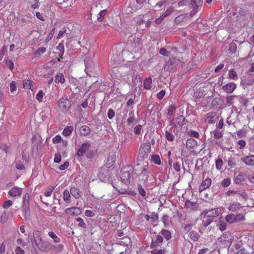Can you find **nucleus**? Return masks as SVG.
Here are the masks:
<instances>
[{
  "label": "nucleus",
  "mask_w": 254,
  "mask_h": 254,
  "mask_svg": "<svg viewBox=\"0 0 254 254\" xmlns=\"http://www.w3.org/2000/svg\"><path fill=\"white\" fill-rule=\"evenodd\" d=\"M202 0H182L178 2L179 6H184L189 5L190 7L192 8V10L190 13V17H193L198 10L200 9L202 6Z\"/></svg>",
  "instance_id": "1"
},
{
  "label": "nucleus",
  "mask_w": 254,
  "mask_h": 254,
  "mask_svg": "<svg viewBox=\"0 0 254 254\" xmlns=\"http://www.w3.org/2000/svg\"><path fill=\"white\" fill-rule=\"evenodd\" d=\"M233 239V236L227 232L222 234L217 239L216 245L221 248H229L232 243Z\"/></svg>",
  "instance_id": "2"
},
{
  "label": "nucleus",
  "mask_w": 254,
  "mask_h": 254,
  "mask_svg": "<svg viewBox=\"0 0 254 254\" xmlns=\"http://www.w3.org/2000/svg\"><path fill=\"white\" fill-rule=\"evenodd\" d=\"M151 152V144L149 142L143 143L141 144L139 149L137 158L139 160L142 161L147 158L148 154Z\"/></svg>",
  "instance_id": "3"
},
{
  "label": "nucleus",
  "mask_w": 254,
  "mask_h": 254,
  "mask_svg": "<svg viewBox=\"0 0 254 254\" xmlns=\"http://www.w3.org/2000/svg\"><path fill=\"white\" fill-rule=\"evenodd\" d=\"M59 109L63 113H66L71 107V102L66 96L62 97L58 102Z\"/></svg>",
  "instance_id": "4"
},
{
  "label": "nucleus",
  "mask_w": 254,
  "mask_h": 254,
  "mask_svg": "<svg viewBox=\"0 0 254 254\" xmlns=\"http://www.w3.org/2000/svg\"><path fill=\"white\" fill-rule=\"evenodd\" d=\"M132 178V170H123L121 172V179L122 181L126 185L129 184Z\"/></svg>",
  "instance_id": "5"
},
{
  "label": "nucleus",
  "mask_w": 254,
  "mask_h": 254,
  "mask_svg": "<svg viewBox=\"0 0 254 254\" xmlns=\"http://www.w3.org/2000/svg\"><path fill=\"white\" fill-rule=\"evenodd\" d=\"M90 146V144L89 143H84L81 144L77 151V156L79 157H83L89 150Z\"/></svg>",
  "instance_id": "6"
},
{
  "label": "nucleus",
  "mask_w": 254,
  "mask_h": 254,
  "mask_svg": "<svg viewBox=\"0 0 254 254\" xmlns=\"http://www.w3.org/2000/svg\"><path fill=\"white\" fill-rule=\"evenodd\" d=\"M221 211L220 208L217 207L203 211L202 213L204 214L205 216L207 217H214L217 216L221 212Z\"/></svg>",
  "instance_id": "7"
},
{
  "label": "nucleus",
  "mask_w": 254,
  "mask_h": 254,
  "mask_svg": "<svg viewBox=\"0 0 254 254\" xmlns=\"http://www.w3.org/2000/svg\"><path fill=\"white\" fill-rule=\"evenodd\" d=\"M37 248L42 252H48L50 250V244L49 242L41 241L36 245Z\"/></svg>",
  "instance_id": "8"
},
{
  "label": "nucleus",
  "mask_w": 254,
  "mask_h": 254,
  "mask_svg": "<svg viewBox=\"0 0 254 254\" xmlns=\"http://www.w3.org/2000/svg\"><path fill=\"white\" fill-rule=\"evenodd\" d=\"M180 60L175 58H171L165 65L164 68L167 70H171L178 64Z\"/></svg>",
  "instance_id": "9"
},
{
  "label": "nucleus",
  "mask_w": 254,
  "mask_h": 254,
  "mask_svg": "<svg viewBox=\"0 0 254 254\" xmlns=\"http://www.w3.org/2000/svg\"><path fill=\"white\" fill-rule=\"evenodd\" d=\"M82 209L78 207H71L65 210L66 213H68L71 216H77L82 212Z\"/></svg>",
  "instance_id": "10"
},
{
  "label": "nucleus",
  "mask_w": 254,
  "mask_h": 254,
  "mask_svg": "<svg viewBox=\"0 0 254 254\" xmlns=\"http://www.w3.org/2000/svg\"><path fill=\"white\" fill-rule=\"evenodd\" d=\"M211 179L209 178H207L203 180L199 186V191L202 192L206 189L209 188L211 185Z\"/></svg>",
  "instance_id": "11"
},
{
  "label": "nucleus",
  "mask_w": 254,
  "mask_h": 254,
  "mask_svg": "<svg viewBox=\"0 0 254 254\" xmlns=\"http://www.w3.org/2000/svg\"><path fill=\"white\" fill-rule=\"evenodd\" d=\"M22 193V189L18 187H14L9 190L8 194L11 197L20 196Z\"/></svg>",
  "instance_id": "12"
},
{
  "label": "nucleus",
  "mask_w": 254,
  "mask_h": 254,
  "mask_svg": "<svg viewBox=\"0 0 254 254\" xmlns=\"http://www.w3.org/2000/svg\"><path fill=\"white\" fill-rule=\"evenodd\" d=\"M237 85L234 82H231L222 86V89L227 93H232L236 88Z\"/></svg>",
  "instance_id": "13"
},
{
  "label": "nucleus",
  "mask_w": 254,
  "mask_h": 254,
  "mask_svg": "<svg viewBox=\"0 0 254 254\" xmlns=\"http://www.w3.org/2000/svg\"><path fill=\"white\" fill-rule=\"evenodd\" d=\"M197 141L193 138H190L186 141V147L191 151H193L195 148L197 146Z\"/></svg>",
  "instance_id": "14"
},
{
  "label": "nucleus",
  "mask_w": 254,
  "mask_h": 254,
  "mask_svg": "<svg viewBox=\"0 0 254 254\" xmlns=\"http://www.w3.org/2000/svg\"><path fill=\"white\" fill-rule=\"evenodd\" d=\"M216 120V113L215 112H210L207 113L204 118L205 123L211 124L214 123Z\"/></svg>",
  "instance_id": "15"
},
{
  "label": "nucleus",
  "mask_w": 254,
  "mask_h": 254,
  "mask_svg": "<svg viewBox=\"0 0 254 254\" xmlns=\"http://www.w3.org/2000/svg\"><path fill=\"white\" fill-rule=\"evenodd\" d=\"M197 206L198 205L196 202H192L189 200H186L184 204V208L189 209L190 211L196 210Z\"/></svg>",
  "instance_id": "16"
},
{
  "label": "nucleus",
  "mask_w": 254,
  "mask_h": 254,
  "mask_svg": "<svg viewBox=\"0 0 254 254\" xmlns=\"http://www.w3.org/2000/svg\"><path fill=\"white\" fill-rule=\"evenodd\" d=\"M241 161L246 165L248 166L254 165V155H249L241 159Z\"/></svg>",
  "instance_id": "17"
},
{
  "label": "nucleus",
  "mask_w": 254,
  "mask_h": 254,
  "mask_svg": "<svg viewBox=\"0 0 254 254\" xmlns=\"http://www.w3.org/2000/svg\"><path fill=\"white\" fill-rule=\"evenodd\" d=\"M65 81V79L64 74L62 72H58L55 77V82L57 84H64Z\"/></svg>",
  "instance_id": "18"
},
{
  "label": "nucleus",
  "mask_w": 254,
  "mask_h": 254,
  "mask_svg": "<svg viewBox=\"0 0 254 254\" xmlns=\"http://www.w3.org/2000/svg\"><path fill=\"white\" fill-rule=\"evenodd\" d=\"M70 192L72 196L76 199L80 198L82 194V192L76 187L71 188L70 189Z\"/></svg>",
  "instance_id": "19"
},
{
  "label": "nucleus",
  "mask_w": 254,
  "mask_h": 254,
  "mask_svg": "<svg viewBox=\"0 0 254 254\" xmlns=\"http://www.w3.org/2000/svg\"><path fill=\"white\" fill-rule=\"evenodd\" d=\"M34 82L29 79H24L23 80V87L25 89L33 90Z\"/></svg>",
  "instance_id": "20"
},
{
  "label": "nucleus",
  "mask_w": 254,
  "mask_h": 254,
  "mask_svg": "<svg viewBox=\"0 0 254 254\" xmlns=\"http://www.w3.org/2000/svg\"><path fill=\"white\" fill-rule=\"evenodd\" d=\"M242 207L241 203L237 202H234L231 203L228 207L229 210L233 212H236L239 209Z\"/></svg>",
  "instance_id": "21"
},
{
  "label": "nucleus",
  "mask_w": 254,
  "mask_h": 254,
  "mask_svg": "<svg viewBox=\"0 0 254 254\" xmlns=\"http://www.w3.org/2000/svg\"><path fill=\"white\" fill-rule=\"evenodd\" d=\"M33 241L36 245L38 243L40 242L41 241H42V238L41 236V232L39 231L35 230L34 231L33 233Z\"/></svg>",
  "instance_id": "22"
},
{
  "label": "nucleus",
  "mask_w": 254,
  "mask_h": 254,
  "mask_svg": "<svg viewBox=\"0 0 254 254\" xmlns=\"http://www.w3.org/2000/svg\"><path fill=\"white\" fill-rule=\"evenodd\" d=\"M73 130V127L72 126H67L64 129L62 134L65 137L69 136L72 134Z\"/></svg>",
  "instance_id": "23"
},
{
  "label": "nucleus",
  "mask_w": 254,
  "mask_h": 254,
  "mask_svg": "<svg viewBox=\"0 0 254 254\" xmlns=\"http://www.w3.org/2000/svg\"><path fill=\"white\" fill-rule=\"evenodd\" d=\"M189 237L191 241L196 242L199 240L200 235L197 232L191 231L189 233Z\"/></svg>",
  "instance_id": "24"
},
{
  "label": "nucleus",
  "mask_w": 254,
  "mask_h": 254,
  "mask_svg": "<svg viewBox=\"0 0 254 254\" xmlns=\"http://www.w3.org/2000/svg\"><path fill=\"white\" fill-rule=\"evenodd\" d=\"M56 50L57 51V53L59 55V57L62 59L64 52V44L62 43H60L57 47Z\"/></svg>",
  "instance_id": "25"
},
{
  "label": "nucleus",
  "mask_w": 254,
  "mask_h": 254,
  "mask_svg": "<svg viewBox=\"0 0 254 254\" xmlns=\"http://www.w3.org/2000/svg\"><path fill=\"white\" fill-rule=\"evenodd\" d=\"M90 127L87 126H83L80 129V133L83 136H87L90 133Z\"/></svg>",
  "instance_id": "26"
},
{
  "label": "nucleus",
  "mask_w": 254,
  "mask_h": 254,
  "mask_svg": "<svg viewBox=\"0 0 254 254\" xmlns=\"http://www.w3.org/2000/svg\"><path fill=\"white\" fill-rule=\"evenodd\" d=\"M236 218H235V214H230L226 215L225 217V221L230 224L236 222Z\"/></svg>",
  "instance_id": "27"
},
{
  "label": "nucleus",
  "mask_w": 254,
  "mask_h": 254,
  "mask_svg": "<svg viewBox=\"0 0 254 254\" xmlns=\"http://www.w3.org/2000/svg\"><path fill=\"white\" fill-rule=\"evenodd\" d=\"M155 1H156V0H149L148 3L152 6V7L158 6L159 7H161L162 6H164L166 3V1H160L156 3H155Z\"/></svg>",
  "instance_id": "28"
},
{
  "label": "nucleus",
  "mask_w": 254,
  "mask_h": 254,
  "mask_svg": "<svg viewBox=\"0 0 254 254\" xmlns=\"http://www.w3.org/2000/svg\"><path fill=\"white\" fill-rule=\"evenodd\" d=\"M51 249L56 253H58L62 252L64 249V245L60 244L56 245H52Z\"/></svg>",
  "instance_id": "29"
},
{
  "label": "nucleus",
  "mask_w": 254,
  "mask_h": 254,
  "mask_svg": "<svg viewBox=\"0 0 254 254\" xmlns=\"http://www.w3.org/2000/svg\"><path fill=\"white\" fill-rule=\"evenodd\" d=\"M70 192L68 190H65L64 191L63 199L67 203H70L71 202L70 199Z\"/></svg>",
  "instance_id": "30"
},
{
  "label": "nucleus",
  "mask_w": 254,
  "mask_h": 254,
  "mask_svg": "<svg viewBox=\"0 0 254 254\" xmlns=\"http://www.w3.org/2000/svg\"><path fill=\"white\" fill-rule=\"evenodd\" d=\"M48 236L53 239L55 243H59L61 241L60 238L53 231L49 232Z\"/></svg>",
  "instance_id": "31"
},
{
  "label": "nucleus",
  "mask_w": 254,
  "mask_h": 254,
  "mask_svg": "<svg viewBox=\"0 0 254 254\" xmlns=\"http://www.w3.org/2000/svg\"><path fill=\"white\" fill-rule=\"evenodd\" d=\"M143 87L145 89L149 90L152 87V79L151 77H148L146 79L143 83Z\"/></svg>",
  "instance_id": "32"
},
{
  "label": "nucleus",
  "mask_w": 254,
  "mask_h": 254,
  "mask_svg": "<svg viewBox=\"0 0 254 254\" xmlns=\"http://www.w3.org/2000/svg\"><path fill=\"white\" fill-rule=\"evenodd\" d=\"M229 78L232 80H237L238 79V76L234 69H231L229 70L228 72Z\"/></svg>",
  "instance_id": "33"
},
{
  "label": "nucleus",
  "mask_w": 254,
  "mask_h": 254,
  "mask_svg": "<svg viewBox=\"0 0 254 254\" xmlns=\"http://www.w3.org/2000/svg\"><path fill=\"white\" fill-rule=\"evenodd\" d=\"M116 161V158L114 155H110L108 157L107 159V166L110 168L114 165Z\"/></svg>",
  "instance_id": "34"
},
{
  "label": "nucleus",
  "mask_w": 254,
  "mask_h": 254,
  "mask_svg": "<svg viewBox=\"0 0 254 254\" xmlns=\"http://www.w3.org/2000/svg\"><path fill=\"white\" fill-rule=\"evenodd\" d=\"M176 122L178 125L182 127L184 125H186L187 120L183 116H179L176 118Z\"/></svg>",
  "instance_id": "35"
},
{
  "label": "nucleus",
  "mask_w": 254,
  "mask_h": 254,
  "mask_svg": "<svg viewBox=\"0 0 254 254\" xmlns=\"http://www.w3.org/2000/svg\"><path fill=\"white\" fill-rule=\"evenodd\" d=\"M22 209L23 212L24 213V216L25 218L30 215V209L29 204H22Z\"/></svg>",
  "instance_id": "36"
},
{
  "label": "nucleus",
  "mask_w": 254,
  "mask_h": 254,
  "mask_svg": "<svg viewBox=\"0 0 254 254\" xmlns=\"http://www.w3.org/2000/svg\"><path fill=\"white\" fill-rule=\"evenodd\" d=\"M151 161L157 165H161V161L158 155H153L151 156Z\"/></svg>",
  "instance_id": "37"
},
{
  "label": "nucleus",
  "mask_w": 254,
  "mask_h": 254,
  "mask_svg": "<svg viewBox=\"0 0 254 254\" xmlns=\"http://www.w3.org/2000/svg\"><path fill=\"white\" fill-rule=\"evenodd\" d=\"M160 233L164 236V237L167 240H170L171 238V234L170 231L167 230H162Z\"/></svg>",
  "instance_id": "38"
},
{
  "label": "nucleus",
  "mask_w": 254,
  "mask_h": 254,
  "mask_svg": "<svg viewBox=\"0 0 254 254\" xmlns=\"http://www.w3.org/2000/svg\"><path fill=\"white\" fill-rule=\"evenodd\" d=\"M45 95V93L42 90H40L37 94L36 95V99L39 102L43 101V97Z\"/></svg>",
  "instance_id": "39"
},
{
  "label": "nucleus",
  "mask_w": 254,
  "mask_h": 254,
  "mask_svg": "<svg viewBox=\"0 0 254 254\" xmlns=\"http://www.w3.org/2000/svg\"><path fill=\"white\" fill-rule=\"evenodd\" d=\"M46 48L44 47L39 48L34 53L35 56H40L46 52Z\"/></svg>",
  "instance_id": "40"
},
{
  "label": "nucleus",
  "mask_w": 254,
  "mask_h": 254,
  "mask_svg": "<svg viewBox=\"0 0 254 254\" xmlns=\"http://www.w3.org/2000/svg\"><path fill=\"white\" fill-rule=\"evenodd\" d=\"M129 118H128L127 122L128 125L132 124L135 120V116L133 112H130L129 114Z\"/></svg>",
  "instance_id": "41"
},
{
  "label": "nucleus",
  "mask_w": 254,
  "mask_h": 254,
  "mask_svg": "<svg viewBox=\"0 0 254 254\" xmlns=\"http://www.w3.org/2000/svg\"><path fill=\"white\" fill-rule=\"evenodd\" d=\"M76 221L78 222V226L81 227L83 229H85L86 228V225L83 220L80 218L78 217L76 219Z\"/></svg>",
  "instance_id": "42"
},
{
  "label": "nucleus",
  "mask_w": 254,
  "mask_h": 254,
  "mask_svg": "<svg viewBox=\"0 0 254 254\" xmlns=\"http://www.w3.org/2000/svg\"><path fill=\"white\" fill-rule=\"evenodd\" d=\"M244 176L242 174H239L235 179L234 182L236 184H238L244 181Z\"/></svg>",
  "instance_id": "43"
},
{
  "label": "nucleus",
  "mask_w": 254,
  "mask_h": 254,
  "mask_svg": "<svg viewBox=\"0 0 254 254\" xmlns=\"http://www.w3.org/2000/svg\"><path fill=\"white\" fill-rule=\"evenodd\" d=\"M193 225L191 224H186L184 226V232L186 234L190 233L191 232Z\"/></svg>",
  "instance_id": "44"
},
{
  "label": "nucleus",
  "mask_w": 254,
  "mask_h": 254,
  "mask_svg": "<svg viewBox=\"0 0 254 254\" xmlns=\"http://www.w3.org/2000/svg\"><path fill=\"white\" fill-rule=\"evenodd\" d=\"M222 100L221 98H215V99H214L213 100L212 104L213 106H214L216 104H218V105H219V106L218 107L217 106H216V108H218L220 107V105L221 104H222Z\"/></svg>",
  "instance_id": "45"
},
{
  "label": "nucleus",
  "mask_w": 254,
  "mask_h": 254,
  "mask_svg": "<svg viewBox=\"0 0 254 254\" xmlns=\"http://www.w3.org/2000/svg\"><path fill=\"white\" fill-rule=\"evenodd\" d=\"M223 164V162L221 159L219 158L217 159L215 161V165L216 169L219 170H221L222 169Z\"/></svg>",
  "instance_id": "46"
},
{
  "label": "nucleus",
  "mask_w": 254,
  "mask_h": 254,
  "mask_svg": "<svg viewBox=\"0 0 254 254\" xmlns=\"http://www.w3.org/2000/svg\"><path fill=\"white\" fill-rule=\"evenodd\" d=\"M15 167L18 170L25 169V166L21 161H16L15 162Z\"/></svg>",
  "instance_id": "47"
},
{
  "label": "nucleus",
  "mask_w": 254,
  "mask_h": 254,
  "mask_svg": "<svg viewBox=\"0 0 254 254\" xmlns=\"http://www.w3.org/2000/svg\"><path fill=\"white\" fill-rule=\"evenodd\" d=\"M165 137L168 141H173L174 140V135L169 132L168 130H166L165 131Z\"/></svg>",
  "instance_id": "48"
},
{
  "label": "nucleus",
  "mask_w": 254,
  "mask_h": 254,
  "mask_svg": "<svg viewBox=\"0 0 254 254\" xmlns=\"http://www.w3.org/2000/svg\"><path fill=\"white\" fill-rule=\"evenodd\" d=\"M174 10V9L173 7H170L167 9V10L164 12L162 15L163 17H166L167 16L170 15Z\"/></svg>",
  "instance_id": "49"
},
{
  "label": "nucleus",
  "mask_w": 254,
  "mask_h": 254,
  "mask_svg": "<svg viewBox=\"0 0 254 254\" xmlns=\"http://www.w3.org/2000/svg\"><path fill=\"white\" fill-rule=\"evenodd\" d=\"M137 189L139 194L143 197L145 196L146 191L144 189L142 188L141 184H139L137 185Z\"/></svg>",
  "instance_id": "50"
},
{
  "label": "nucleus",
  "mask_w": 254,
  "mask_h": 254,
  "mask_svg": "<svg viewBox=\"0 0 254 254\" xmlns=\"http://www.w3.org/2000/svg\"><path fill=\"white\" fill-rule=\"evenodd\" d=\"M235 97V95L229 96L227 97V103L229 106H230L233 104V101Z\"/></svg>",
  "instance_id": "51"
},
{
  "label": "nucleus",
  "mask_w": 254,
  "mask_h": 254,
  "mask_svg": "<svg viewBox=\"0 0 254 254\" xmlns=\"http://www.w3.org/2000/svg\"><path fill=\"white\" fill-rule=\"evenodd\" d=\"M235 249L238 251H240L241 250H244L243 246V243L241 242H237L234 246Z\"/></svg>",
  "instance_id": "52"
},
{
  "label": "nucleus",
  "mask_w": 254,
  "mask_h": 254,
  "mask_svg": "<svg viewBox=\"0 0 254 254\" xmlns=\"http://www.w3.org/2000/svg\"><path fill=\"white\" fill-rule=\"evenodd\" d=\"M176 110V107L174 104L171 105L168 109L167 114L169 116H172Z\"/></svg>",
  "instance_id": "53"
},
{
  "label": "nucleus",
  "mask_w": 254,
  "mask_h": 254,
  "mask_svg": "<svg viewBox=\"0 0 254 254\" xmlns=\"http://www.w3.org/2000/svg\"><path fill=\"white\" fill-rule=\"evenodd\" d=\"M186 14H182L176 17L175 21L176 23H180L182 22L186 17Z\"/></svg>",
  "instance_id": "54"
},
{
  "label": "nucleus",
  "mask_w": 254,
  "mask_h": 254,
  "mask_svg": "<svg viewBox=\"0 0 254 254\" xmlns=\"http://www.w3.org/2000/svg\"><path fill=\"white\" fill-rule=\"evenodd\" d=\"M55 189V186H52L50 188H48L47 190L45 192V196L46 197L50 196L52 195V193Z\"/></svg>",
  "instance_id": "55"
},
{
  "label": "nucleus",
  "mask_w": 254,
  "mask_h": 254,
  "mask_svg": "<svg viewBox=\"0 0 254 254\" xmlns=\"http://www.w3.org/2000/svg\"><path fill=\"white\" fill-rule=\"evenodd\" d=\"M228 165L231 168H234L236 164L234 158H230L228 160Z\"/></svg>",
  "instance_id": "56"
},
{
  "label": "nucleus",
  "mask_w": 254,
  "mask_h": 254,
  "mask_svg": "<svg viewBox=\"0 0 254 254\" xmlns=\"http://www.w3.org/2000/svg\"><path fill=\"white\" fill-rule=\"evenodd\" d=\"M62 139L60 135H57L52 139V141L54 144H57L61 143Z\"/></svg>",
  "instance_id": "57"
},
{
  "label": "nucleus",
  "mask_w": 254,
  "mask_h": 254,
  "mask_svg": "<svg viewBox=\"0 0 254 254\" xmlns=\"http://www.w3.org/2000/svg\"><path fill=\"white\" fill-rule=\"evenodd\" d=\"M30 195L28 193H26L23 197V204H29Z\"/></svg>",
  "instance_id": "58"
},
{
  "label": "nucleus",
  "mask_w": 254,
  "mask_h": 254,
  "mask_svg": "<svg viewBox=\"0 0 254 254\" xmlns=\"http://www.w3.org/2000/svg\"><path fill=\"white\" fill-rule=\"evenodd\" d=\"M231 184V180L229 178L224 179L221 182V185L223 187H228Z\"/></svg>",
  "instance_id": "59"
},
{
  "label": "nucleus",
  "mask_w": 254,
  "mask_h": 254,
  "mask_svg": "<svg viewBox=\"0 0 254 254\" xmlns=\"http://www.w3.org/2000/svg\"><path fill=\"white\" fill-rule=\"evenodd\" d=\"M12 205V202L10 200H7L5 201L3 204H2V207L3 208H7L9 207H10Z\"/></svg>",
  "instance_id": "60"
},
{
  "label": "nucleus",
  "mask_w": 254,
  "mask_h": 254,
  "mask_svg": "<svg viewBox=\"0 0 254 254\" xmlns=\"http://www.w3.org/2000/svg\"><path fill=\"white\" fill-rule=\"evenodd\" d=\"M142 126L140 125L136 126L134 128V132L136 134H140L141 132Z\"/></svg>",
  "instance_id": "61"
},
{
  "label": "nucleus",
  "mask_w": 254,
  "mask_h": 254,
  "mask_svg": "<svg viewBox=\"0 0 254 254\" xmlns=\"http://www.w3.org/2000/svg\"><path fill=\"white\" fill-rule=\"evenodd\" d=\"M8 219V214L4 212L2 213L0 217V222L2 223H5Z\"/></svg>",
  "instance_id": "62"
},
{
  "label": "nucleus",
  "mask_w": 254,
  "mask_h": 254,
  "mask_svg": "<svg viewBox=\"0 0 254 254\" xmlns=\"http://www.w3.org/2000/svg\"><path fill=\"white\" fill-rule=\"evenodd\" d=\"M151 253L152 254H164V251L162 249H152Z\"/></svg>",
  "instance_id": "63"
},
{
  "label": "nucleus",
  "mask_w": 254,
  "mask_h": 254,
  "mask_svg": "<svg viewBox=\"0 0 254 254\" xmlns=\"http://www.w3.org/2000/svg\"><path fill=\"white\" fill-rule=\"evenodd\" d=\"M159 53L164 56H169L170 52L167 51V50L164 48H162L159 51Z\"/></svg>",
  "instance_id": "64"
}]
</instances>
